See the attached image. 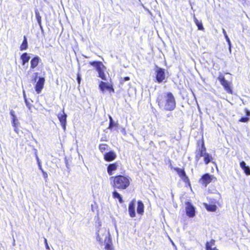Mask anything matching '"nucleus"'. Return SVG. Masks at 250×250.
Segmentation results:
<instances>
[{
  "label": "nucleus",
  "mask_w": 250,
  "mask_h": 250,
  "mask_svg": "<svg viewBox=\"0 0 250 250\" xmlns=\"http://www.w3.org/2000/svg\"><path fill=\"white\" fill-rule=\"evenodd\" d=\"M35 16H36V19L37 20L38 23L40 28H41V29H42V22H41L42 18H41L40 13L38 10H35Z\"/></svg>",
  "instance_id": "25"
},
{
  "label": "nucleus",
  "mask_w": 250,
  "mask_h": 250,
  "mask_svg": "<svg viewBox=\"0 0 250 250\" xmlns=\"http://www.w3.org/2000/svg\"><path fill=\"white\" fill-rule=\"evenodd\" d=\"M156 79L158 83H161L165 80V69L156 66Z\"/></svg>",
  "instance_id": "4"
},
{
  "label": "nucleus",
  "mask_w": 250,
  "mask_h": 250,
  "mask_svg": "<svg viewBox=\"0 0 250 250\" xmlns=\"http://www.w3.org/2000/svg\"><path fill=\"white\" fill-rule=\"evenodd\" d=\"M186 205V210L187 215L190 217H193L195 215V208L189 202H187Z\"/></svg>",
  "instance_id": "12"
},
{
  "label": "nucleus",
  "mask_w": 250,
  "mask_h": 250,
  "mask_svg": "<svg viewBox=\"0 0 250 250\" xmlns=\"http://www.w3.org/2000/svg\"><path fill=\"white\" fill-rule=\"evenodd\" d=\"M25 104L28 108L30 110L31 108L32 105L29 103V102L27 101V99H25Z\"/></svg>",
  "instance_id": "34"
},
{
  "label": "nucleus",
  "mask_w": 250,
  "mask_h": 250,
  "mask_svg": "<svg viewBox=\"0 0 250 250\" xmlns=\"http://www.w3.org/2000/svg\"><path fill=\"white\" fill-rule=\"evenodd\" d=\"M97 235V240L99 243L102 244L104 242V236L106 235L108 238L109 237V233H106V230L104 229H100L96 232Z\"/></svg>",
  "instance_id": "5"
},
{
  "label": "nucleus",
  "mask_w": 250,
  "mask_h": 250,
  "mask_svg": "<svg viewBox=\"0 0 250 250\" xmlns=\"http://www.w3.org/2000/svg\"><path fill=\"white\" fill-rule=\"evenodd\" d=\"M34 75H35V77H34V78L32 80V82L33 83H36V81H37V78H38V73H35L34 74Z\"/></svg>",
  "instance_id": "37"
},
{
  "label": "nucleus",
  "mask_w": 250,
  "mask_h": 250,
  "mask_svg": "<svg viewBox=\"0 0 250 250\" xmlns=\"http://www.w3.org/2000/svg\"><path fill=\"white\" fill-rule=\"evenodd\" d=\"M206 208L209 211H215L216 210L217 207L215 205H210L204 204Z\"/></svg>",
  "instance_id": "24"
},
{
  "label": "nucleus",
  "mask_w": 250,
  "mask_h": 250,
  "mask_svg": "<svg viewBox=\"0 0 250 250\" xmlns=\"http://www.w3.org/2000/svg\"><path fill=\"white\" fill-rule=\"evenodd\" d=\"M40 59L38 56L34 57L31 61V68L33 69L35 68L39 64V62Z\"/></svg>",
  "instance_id": "20"
},
{
  "label": "nucleus",
  "mask_w": 250,
  "mask_h": 250,
  "mask_svg": "<svg viewBox=\"0 0 250 250\" xmlns=\"http://www.w3.org/2000/svg\"><path fill=\"white\" fill-rule=\"evenodd\" d=\"M10 115L12 116V124L14 128V131L18 133V125L19 124L18 118L15 115V111L11 110L10 112Z\"/></svg>",
  "instance_id": "11"
},
{
  "label": "nucleus",
  "mask_w": 250,
  "mask_h": 250,
  "mask_svg": "<svg viewBox=\"0 0 250 250\" xmlns=\"http://www.w3.org/2000/svg\"><path fill=\"white\" fill-rule=\"evenodd\" d=\"M36 160H37V161L38 164H39V163H41V161L40 160V159H39V157H38V156H37V158H36Z\"/></svg>",
  "instance_id": "43"
},
{
  "label": "nucleus",
  "mask_w": 250,
  "mask_h": 250,
  "mask_svg": "<svg viewBox=\"0 0 250 250\" xmlns=\"http://www.w3.org/2000/svg\"><path fill=\"white\" fill-rule=\"evenodd\" d=\"M108 146L106 144H100L99 146V148L101 152H104L105 150Z\"/></svg>",
  "instance_id": "31"
},
{
  "label": "nucleus",
  "mask_w": 250,
  "mask_h": 250,
  "mask_svg": "<svg viewBox=\"0 0 250 250\" xmlns=\"http://www.w3.org/2000/svg\"><path fill=\"white\" fill-rule=\"evenodd\" d=\"M245 112H246V115L247 116H250V111H249L247 109H245Z\"/></svg>",
  "instance_id": "40"
},
{
  "label": "nucleus",
  "mask_w": 250,
  "mask_h": 250,
  "mask_svg": "<svg viewBox=\"0 0 250 250\" xmlns=\"http://www.w3.org/2000/svg\"><path fill=\"white\" fill-rule=\"evenodd\" d=\"M99 87L101 89V90L104 93L105 91V90H107L109 91H113L114 92V89L111 86L108 85L107 83L104 82H101L100 84H99Z\"/></svg>",
  "instance_id": "14"
},
{
  "label": "nucleus",
  "mask_w": 250,
  "mask_h": 250,
  "mask_svg": "<svg viewBox=\"0 0 250 250\" xmlns=\"http://www.w3.org/2000/svg\"><path fill=\"white\" fill-rule=\"evenodd\" d=\"M206 250H218L215 246V240H211L210 242H207L206 245Z\"/></svg>",
  "instance_id": "19"
},
{
  "label": "nucleus",
  "mask_w": 250,
  "mask_h": 250,
  "mask_svg": "<svg viewBox=\"0 0 250 250\" xmlns=\"http://www.w3.org/2000/svg\"><path fill=\"white\" fill-rule=\"evenodd\" d=\"M245 174L247 175H250V167L249 166L246 167L245 168L242 169Z\"/></svg>",
  "instance_id": "32"
},
{
  "label": "nucleus",
  "mask_w": 250,
  "mask_h": 250,
  "mask_svg": "<svg viewBox=\"0 0 250 250\" xmlns=\"http://www.w3.org/2000/svg\"><path fill=\"white\" fill-rule=\"evenodd\" d=\"M77 80L78 83H79V84H80L81 83V77L79 74H77Z\"/></svg>",
  "instance_id": "38"
},
{
  "label": "nucleus",
  "mask_w": 250,
  "mask_h": 250,
  "mask_svg": "<svg viewBox=\"0 0 250 250\" xmlns=\"http://www.w3.org/2000/svg\"><path fill=\"white\" fill-rule=\"evenodd\" d=\"M193 19H194V21L196 25L197 26L198 29L200 30H203L204 27H203L202 22L201 21H199L197 19V18L195 17V16H194Z\"/></svg>",
  "instance_id": "28"
},
{
  "label": "nucleus",
  "mask_w": 250,
  "mask_h": 250,
  "mask_svg": "<svg viewBox=\"0 0 250 250\" xmlns=\"http://www.w3.org/2000/svg\"><path fill=\"white\" fill-rule=\"evenodd\" d=\"M137 212L138 214L142 215L144 212V205L143 203L139 200L137 202Z\"/></svg>",
  "instance_id": "18"
},
{
  "label": "nucleus",
  "mask_w": 250,
  "mask_h": 250,
  "mask_svg": "<svg viewBox=\"0 0 250 250\" xmlns=\"http://www.w3.org/2000/svg\"><path fill=\"white\" fill-rule=\"evenodd\" d=\"M35 156H36V158H37V156H38V154H37V150L35 149Z\"/></svg>",
  "instance_id": "44"
},
{
  "label": "nucleus",
  "mask_w": 250,
  "mask_h": 250,
  "mask_svg": "<svg viewBox=\"0 0 250 250\" xmlns=\"http://www.w3.org/2000/svg\"><path fill=\"white\" fill-rule=\"evenodd\" d=\"M130 79L129 77H125L124 78V81H128Z\"/></svg>",
  "instance_id": "42"
},
{
  "label": "nucleus",
  "mask_w": 250,
  "mask_h": 250,
  "mask_svg": "<svg viewBox=\"0 0 250 250\" xmlns=\"http://www.w3.org/2000/svg\"><path fill=\"white\" fill-rule=\"evenodd\" d=\"M218 80L220 81L221 84L223 86L225 90L228 92L231 93L232 90L229 86V83L227 81L224 76H220L218 78Z\"/></svg>",
  "instance_id": "8"
},
{
  "label": "nucleus",
  "mask_w": 250,
  "mask_h": 250,
  "mask_svg": "<svg viewBox=\"0 0 250 250\" xmlns=\"http://www.w3.org/2000/svg\"><path fill=\"white\" fill-rule=\"evenodd\" d=\"M21 58L22 60V64L24 65L26 63L28 62L30 57L27 53H24L21 55Z\"/></svg>",
  "instance_id": "22"
},
{
  "label": "nucleus",
  "mask_w": 250,
  "mask_h": 250,
  "mask_svg": "<svg viewBox=\"0 0 250 250\" xmlns=\"http://www.w3.org/2000/svg\"><path fill=\"white\" fill-rule=\"evenodd\" d=\"M42 173L43 177L44 179H45V181H46L47 179V177H48L47 173L46 172H45L44 171H42Z\"/></svg>",
  "instance_id": "36"
},
{
  "label": "nucleus",
  "mask_w": 250,
  "mask_h": 250,
  "mask_svg": "<svg viewBox=\"0 0 250 250\" xmlns=\"http://www.w3.org/2000/svg\"><path fill=\"white\" fill-rule=\"evenodd\" d=\"M23 97H24V101H25V99H26V96L24 94V92L23 91Z\"/></svg>",
  "instance_id": "46"
},
{
  "label": "nucleus",
  "mask_w": 250,
  "mask_h": 250,
  "mask_svg": "<svg viewBox=\"0 0 250 250\" xmlns=\"http://www.w3.org/2000/svg\"><path fill=\"white\" fill-rule=\"evenodd\" d=\"M240 166L242 169L245 168L247 166H246V164L244 161H242L241 162H240Z\"/></svg>",
  "instance_id": "35"
},
{
  "label": "nucleus",
  "mask_w": 250,
  "mask_h": 250,
  "mask_svg": "<svg viewBox=\"0 0 250 250\" xmlns=\"http://www.w3.org/2000/svg\"><path fill=\"white\" fill-rule=\"evenodd\" d=\"M249 120V118L246 117H242L240 120L239 121L243 123H246Z\"/></svg>",
  "instance_id": "33"
},
{
  "label": "nucleus",
  "mask_w": 250,
  "mask_h": 250,
  "mask_svg": "<svg viewBox=\"0 0 250 250\" xmlns=\"http://www.w3.org/2000/svg\"><path fill=\"white\" fill-rule=\"evenodd\" d=\"M117 165L116 163L110 164L107 167V172L109 175L113 174L112 171L117 169Z\"/></svg>",
  "instance_id": "21"
},
{
  "label": "nucleus",
  "mask_w": 250,
  "mask_h": 250,
  "mask_svg": "<svg viewBox=\"0 0 250 250\" xmlns=\"http://www.w3.org/2000/svg\"><path fill=\"white\" fill-rule=\"evenodd\" d=\"M89 64L96 68L97 71L98 72V75L100 78H101L103 80H106V76L104 71V69H105V67L101 62H89Z\"/></svg>",
  "instance_id": "3"
},
{
  "label": "nucleus",
  "mask_w": 250,
  "mask_h": 250,
  "mask_svg": "<svg viewBox=\"0 0 250 250\" xmlns=\"http://www.w3.org/2000/svg\"><path fill=\"white\" fill-rule=\"evenodd\" d=\"M113 197L114 198H117L119 200V201L120 203H122L124 202V201L121 195L117 191H114L113 192Z\"/></svg>",
  "instance_id": "27"
},
{
  "label": "nucleus",
  "mask_w": 250,
  "mask_h": 250,
  "mask_svg": "<svg viewBox=\"0 0 250 250\" xmlns=\"http://www.w3.org/2000/svg\"><path fill=\"white\" fill-rule=\"evenodd\" d=\"M45 82L43 77H40L35 85V90L38 94H40L42 89Z\"/></svg>",
  "instance_id": "9"
},
{
  "label": "nucleus",
  "mask_w": 250,
  "mask_h": 250,
  "mask_svg": "<svg viewBox=\"0 0 250 250\" xmlns=\"http://www.w3.org/2000/svg\"><path fill=\"white\" fill-rule=\"evenodd\" d=\"M204 162L206 165L208 164L212 159V157L208 154L206 152L204 156Z\"/></svg>",
  "instance_id": "30"
},
{
  "label": "nucleus",
  "mask_w": 250,
  "mask_h": 250,
  "mask_svg": "<svg viewBox=\"0 0 250 250\" xmlns=\"http://www.w3.org/2000/svg\"><path fill=\"white\" fill-rule=\"evenodd\" d=\"M135 200H132L129 204L128 212L130 216L132 218L135 217Z\"/></svg>",
  "instance_id": "13"
},
{
  "label": "nucleus",
  "mask_w": 250,
  "mask_h": 250,
  "mask_svg": "<svg viewBox=\"0 0 250 250\" xmlns=\"http://www.w3.org/2000/svg\"><path fill=\"white\" fill-rule=\"evenodd\" d=\"M38 167H39V168L40 170H41L42 171H42H44V170H43V169L42 168V164H41V163H39V164H38Z\"/></svg>",
  "instance_id": "41"
},
{
  "label": "nucleus",
  "mask_w": 250,
  "mask_h": 250,
  "mask_svg": "<svg viewBox=\"0 0 250 250\" xmlns=\"http://www.w3.org/2000/svg\"><path fill=\"white\" fill-rule=\"evenodd\" d=\"M174 169L177 172L179 176L185 182L188 180V177L187 176L185 171L183 169L178 167H175Z\"/></svg>",
  "instance_id": "15"
},
{
  "label": "nucleus",
  "mask_w": 250,
  "mask_h": 250,
  "mask_svg": "<svg viewBox=\"0 0 250 250\" xmlns=\"http://www.w3.org/2000/svg\"><path fill=\"white\" fill-rule=\"evenodd\" d=\"M28 47V43H27V40L25 36H24L23 37V41L22 42V43L20 47V50L21 51L25 50Z\"/></svg>",
  "instance_id": "26"
},
{
  "label": "nucleus",
  "mask_w": 250,
  "mask_h": 250,
  "mask_svg": "<svg viewBox=\"0 0 250 250\" xmlns=\"http://www.w3.org/2000/svg\"><path fill=\"white\" fill-rule=\"evenodd\" d=\"M116 157L114 152L111 151L106 153L104 155V158L106 161L110 162L114 160Z\"/></svg>",
  "instance_id": "16"
},
{
  "label": "nucleus",
  "mask_w": 250,
  "mask_h": 250,
  "mask_svg": "<svg viewBox=\"0 0 250 250\" xmlns=\"http://www.w3.org/2000/svg\"><path fill=\"white\" fill-rule=\"evenodd\" d=\"M44 243L45 244L46 249L47 250H50V247L48 245L47 239L46 238H44Z\"/></svg>",
  "instance_id": "39"
},
{
  "label": "nucleus",
  "mask_w": 250,
  "mask_h": 250,
  "mask_svg": "<svg viewBox=\"0 0 250 250\" xmlns=\"http://www.w3.org/2000/svg\"><path fill=\"white\" fill-rule=\"evenodd\" d=\"M206 148L205 146L204 143L203 142L201 148H199V150H197L196 152L195 159L197 161H198L201 157H204L206 153Z\"/></svg>",
  "instance_id": "10"
},
{
  "label": "nucleus",
  "mask_w": 250,
  "mask_h": 250,
  "mask_svg": "<svg viewBox=\"0 0 250 250\" xmlns=\"http://www.w3.org/2000/svg\"><path fill=\"white\" fill-rule=\"evenodd\" d=\"M223 33L225 37V39H226V41L229 44V51L230 52H231V42H230V41L228 37V36L227 35V32L226 31V30L224 29H223Z\"/></svg>",
  "instance_id": "29"
},
{
  "label": "nucleus",
  "mask_w": 250,
  "mask_h": 250,
  "mask_svg": "<svg viewBox=\"0 0 250 250\" xmlns=\"http://www.w3.org/2000/svg\"><path fill=\"white\" fill-rule=\"evenodd\" d=\"M172 244L174 246H175L174 243L173 242H172Z\"/></svg>",
  "instance_id": "47"
},
{
  "label": "nucleus",
  "mask_w": 250,
  "mask_h": 250,
  "mask_svg": "<svg viewBox=\"0 0 250 250\" xmlns=\"http://www.w3.org/2000/svg\"><path fill=\"white\" fill-rule=\"evenodd\" d=\"M110 179L111 180H113L112 184V186L119 189H125L129 185V179L122 175L111 177Z\"/></svg>",
  "instance_id": "2"
},
{
  "label": "nucleus",
  "mask_w": 250,
  "mask_h": 250,
  "mask_svg": "<svg viewBox=\"0 0 250 250\" xmlns=\"http://www.w3.org/2000/svg\"><path fill=\"white\" fill-rule=\"evenodd\" d=\"M57 116L63 130L65 131L66 130L67 115L64 113V109H63L62 112L59 113Z\"/></svg>",
  "instance_id": "7"
},
{
  "label": "nucleus",
  "mask_w": 250,
  "mask_h": 250,
  "mask_svg": "<svg viewBox=\"0 0 250 250\" xmlns=\"http://www.w3.org/2000/svg\"><path fill=\"white\" fill-rule=\"evenodd\" d=\"M213 178H215L213 176L208 173H206L202 176L199 180V182L205 187H207V185L212 181Z\"/></svg>",
  "instance_id": "6"
},
{
  "label": "nucleus",
  "mask_w": 250,
  "mask_h": 250,
  "mask_svg": "<svg viewBox=\"0 0 250 250\" xmlns=\"http://www.w3.org/2000/svg\"><path fill=\"white\" fill-rule=\"evenodd\" d=\"M109 126L108 127V129L112 130L113 127H118V124L117 123H115L112 118L109 116Z\"/></svg>",
  "instance_id": "23"
},
{
  "label": "nucleus",
  "mask_w": 250,
  "mask_h": 250,
  "mask_svg": "<svg viewBox=\"0 0 250 250\" xmlns=\"http://www.w3.org/2000/svg\"><path fill=\"white\" fill-rule=\"evenodd\" d=\"M171 115H171V113H168V114H167V118H169V117H171Z\"/></svg>",
  "instance_id": "45"
},
{
  "label": "nucleus",
  "mask_w": 250,
  "mask_h": 250,
  "mask_svg": "<svg viewBox=\"0 0 250 250\" xmlns=\"http://www.w3.org/2000/svg\"><path fill=\"white\" fill-rule=\"evenodd\" d=\"M157 102L160 108L167 111H172L176 107L175 100L171 92H167L160 96Z\"/></svg>",
  "instance_id": "1"
},
{
  "label": "nucleus",
  "mask_w": 250,
  "mask_h": 250,
  "mask_svg": "<svg viewBox=\"0 0 250 250\" xmlns=\"http://www.w3.org/2000/svg\"><path fill=\"white\" fill-rule=\"evenodd\" d=\"M104 244L106 250H114L112 247L111 239L108 238L106 235L104 236Z\"/></svg>",
  "instance_id": "17"
}]
</instances>
